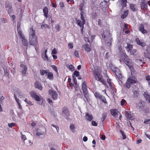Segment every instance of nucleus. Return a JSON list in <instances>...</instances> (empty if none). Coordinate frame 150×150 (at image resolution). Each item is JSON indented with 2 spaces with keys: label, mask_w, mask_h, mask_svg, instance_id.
Here are the masks:
<instances>
[{
  "label": "nucleus",
  "mask_w": 150,
  "mask_h": 150,
  "mask_svg": "<svg viewBox=\"0 0 150 150\" xmlns=\"http://www.w3.org/2000/svg\"><path fill=\"white\" fill-rule=\"evenodd\" d=\"M121 59H120V62H121V60L127 65L131 71L134 70L133 67V64L131 59L128 57V56L124 52L122 53V54L120 55V57Z\"/></svg>",
  "instance_id": "nucleus-1"
},
{
  "label": "nucleus",
  "mask_w": 150,
  "mask_h": 150,
  "mask_svg": "<svg viewBox=\"0 0 150 150\" xmlns=\"http://www.w3.org/2000/svg\"><path fill=\"white\" fill-rule=\"evenodd\" d=\"M35 32L33 28H30L29 32V44L30 45L35 46L36 50V47L38 45V41L37 38L35 35Z\"/></svg>",
  "instance_id": "nucleus-2"
},
{
  "label": "nucleus",
  "mask_w": 150,
  "mask_h": 150,
  "mask_svg": "<svg viewBox=\"0 0 150 150\" xmlns=\"http://www.w3.org/2000/svg\"><path fill=\"white\" fill-rule=\"evenodd\" d=\"M93 72L96 80L100 82L103 84L105 85L106 83L105 82L103 78V76L100 71L98 69H95L93 71Z\"/></svg>",
  "instance_id": "nucleus-3"
},
{
  "label": "nucleus",
  "mask_w": 150,
  "mask_h": 150,
  "mask_svg": "<svg viewBox=\"0 0 150 150\" xmlns=\"http://www.w3.org/2000/svg\"><path fill=\"white\" fill-rule=\"evenodd\" d=\"M87 88L88 87L87 83L86 81H84L82 83V90L84 97L86 99V100L88 101L89 98V94Z\"/></svg>",
  "instance_id": "nucleus-4"
},
{
  "label": "nucleus",
  "mask_w": 150,
  "mask_h": 150,
  "mask_svg": "<svg viewBox=\"0 0 150 150\" xmlns=\"http://www.w3.org/2000/svg\"><path fill=\"white\" fill-rule=\"evenodd\" d=\"M111 69L115 73L117 78H120L122 77V75L119 69L117 67L113 66L112 64L110 65Z\"/></svg>",
  "instance_id": "nucleus-5"
},
{
  "label": "nucleus",
  "mask_w": 150,
  "mask_h": 150,
  "mask_svg": "<svg viewBox=\"0 0 150 150\" xmlns=\"http://www.w3.org/2000/svg\"><path fill=\"white\" fill-rule=\"evenodd\" d=\"M18 35L20 38L21 39L23 45L25 46H27L28 45V42L27 40L26 39L25 36L23 34L21 30L18 31Z\"/></svg>",
  "instance_id": "nucleus-6"
},
{
  "label": "nucleus",
  "mask_w": 150,
  "mask_h": 150,
  "mask_svg": "<svg viewBox=\"0 0 150 150\" xmlns=\"http://www.w3.org/2000/svg\"><path fill=\"white\" fill-rule=\"evenodd\" d=\"M107 33L109 35L108 36L107 35H105L104 33H103L102 35L103 37L105 39H106L105 41L107 45L110 46L111 44L112 38L110 36V33L108 31H107Z\"/></svg>",
  "instance_id": "nucleus-7"
},
{
  "label": "nucleus",
  "mask_w": 150,
  "mask_h": 150,
  "mask_svg": "<svg viewBox=\"0 0 150 150\" xmlns=\"http://www.w3.org/2000/svg\"><path fill=\"white\" fill-rule=\"evenodd\" d=\"M49 94L52 96V98L54 100H56L57 98L58 94L57 92L52 90L50 89L48 91Z\"/></svg>",
  "instance_id": "nucleus-8"
},
{
  "label": "nucleus",
  "mask_w": 150,
  "mask_h": 150,
  "mask_svg": "<svg viewBox=\"0 0 150 150\" xmlns=\"http://www.w3.org/2000/svg\"><path fill=\"white\" fill-rule=\"evenodd\" d=\"M141 8L142 10L145 11L148 9V6L145 0H142L140 4Z\"/></svg>",
  "instance_id": "nucleus-9"
},
{
  "label": "nucleus",
  "mask_w": 150,
  "mask_h": 150,
  "mask_svg": "<svg viewBox=\"0 0 150 150\" xmlns=\"http://www.w3.org/2000/svg\"><path fill=\"white\" fill-rule=\"evenodd\" d=\"M133 92L134 97H137L139 94V89L138 87L136 86H133Z\"/></svg>",
  "instance_id": "nucleus-10"
},
{
  "label": "nucleus",
  "mask_w": 150,
  "mask_h": 150,
  "mask_svg": "<svg viewBox=\"0 0 150 150\" xmlns=\"http://www.w3.org/2000/svg\"><path fill=\"white\" fill-rule=\"evenodd\" d=\"M31 96L34 100L37 101H39L40 100V97L37 95L36 93L33 91H31L30 93Z\"/></svg>",
  "instance_id": "nucleus-11"
},
{
  "label": "nucleus",
  "mask_w": 150,
  "mask_h": 150,
  "mask_svg": "<svg viewBox=\"0 0 150 150\" xmlns=\"http://www.w3.org/2000/svg\"><path fill=\"white\" fill-rule=\"evenodd\" d=\"M62 112L66 115L65 118L68 119L69 113L67 108L66 107H64L62 109Z\"/></svg>",
  "instance_id": "nucleus-12"
},
{
  "label": "nucleus",
  "mask_w": 150,
  "mask_h": 150,
  "mask_svg": "<svg viewBox=\"0 0 150 150\" xmlns=\"http://www.w3.org/2000/svg\"><path fill=\"white\" fill-rule=\"evenodd\" d=\"M107 3L105 2H102L100 4L101 8L103 11H106V8L107 7Z\"/></svg>",
  "instance_id": "nucleus-13"
},
{
  "label": "nucleus",
  "mask_w": 150,
  "mask_h": 150,
  "mask_svg": "<svg viewBox=\"0 0 150 150\" xmlns=\"http://www.w3.org/2000/svg\"><path fill=\"white\" fill-rule=\"evenodd\" d=\"M21 67H22L23 69L21 70V73L23 75H25L27 69V67L25 65L21 64L20 65Z\"/></svg>",
  "instance_id": "nucleus-14"
},
{
  "label": "nucleus",
  "mask_w": 150,
  "mask_h": 150,
  "mask_svg": "<svg viewBox=\"0 0 150 150\" xmlns=\"http://www.w3.org/2000/svg\"><path fill=\"white\" fill-rule=\"evenodd\" d=\"M76 22L77 25L79 26L80 27L82 26H84V25L85 24V21H84V23H83V21H81L80 20H78L76 18Z\"/></svg>",
  "instance_id": "nucleus-15"
},
{
  "label": "nucleus",
  "mask_w": 150,
  "mask_h": 150,
  "mask_svg": "<svg viewBox=\"0 0 150 150\" xmlns=\"http://www.w3.org/2000/svg\"><path fill=\"white\" fill-rule=\"evenodd\" d=\"M135 41L138 45H140L142 47H144L146 45V44L144 42L141 41L138 38L136 39Z\"/></svg>",
  "instance_id": "nucleus-16"
},
{
  "label": "nucleus",
  "mask_w": 150,
  "mask_h": 150,
  "mask_svg": "<svg viewBox=\"0 0 150 150\" xmlns=\"http://www.w3.org/2000/svg\"><path fill=\"white\" fill-rule=\"evenodd\" d=\"M139 30L143 34H144L147 33V31L146 30L144 29V26L143 24H141L139 28Z\"/></svg>",
  "instance_id": "nucleus-17"
},
{
  "label": "nucleus",
  "mask_w": 150,
  "mask_h": 150,
  "mask_svg": "<svg viewBox=\"0 0 150 150\" xmlns=\"http://www.w3.org/2000/svg\"><path fill=\"white\" fill-rule=\"evenodd\" d=\"M133 46L130 43H127V46L125 47L126 49L128 52H129L132 49Z\"/></svg>",
  "instance_id": "nucleus-18"
},
{
  "label": "nucleus",
  "mask_w": 150,
  "mask_h": 150,
  "mask_svg": "<svg viewBox=\"0 0 150 150\" xmlns=\"http://www.w3.org/2000/svg\"><path fill=\"white\" fill-rule=\"evenodd\" d=\"M85 118L89 121H91L93 119V117L91 115L89 114L88 113H86L85 115Z\"/></svg>",
  "instance_id": "nucleus-19"
},
{
  "label": "nucleus",
  "mask_w": 150,
  "mask_h": 150,
  "mask_svg": "<svg viewBox=\"0 0 150 150\" xmlns=\"http://www.w3.org/2000/svg\"><path fill=\"white\" fill-rule=\"evenodd\" d=\"M82 48L87 52H90L91 50V49L89 47V45L87 44L83 45Z\"/></svg>",
  "instance_id": "nucleus-20"
},
{
  "label": "nucleus",
  "mask_w": 150,
  "mask_h": 150,
  "mask_svg": "<svg viewBox=\"0 0 150 150\" xmlns=\"http://www.w3.org/2000/svg\"><path fill=\"white\" fill-rule=\"evenodd\" d=\"M43 12L44 13V15L47 18L48 17V8L46 6H45L43 8Z\"/></svg>",
  "instance_id": "nucleus-21"
},
{
  "label": "nucleus",
  "mask_w": 150,
  "mask_h": 150,
  "mask_svg": "<svg viewBox=\"0 0 150 150\" xmlns=\"http://www.w3.org/2000/svg\"><path fill=\"white\" fill-rule=\"evenodd\" d=\"M111 115L114 116H117V110L116 109H112L110 110Z\"/></svg>",
  "instance_id": "nucleus-22"
},
{
  "label": "nucleus",
  "mask_w": 150,
  "mask_h": 150,
  "mask_svg": "<svg viewBox=\"0 0 150 150\" xmlns=\"http://www.w3.org/2000/svg\"><path fill=\"white\" fill-rule=\"evenodd\" d=\"M35 87L37 88H38L40 90L42 89V87L40 83L38 82V81H36L35 83Z\"/></svg>",
  "instance_id": "nucleus-23"
},
{
  "label": "nucleus",
  "mask_w": 150,
  "mask_h": 150,
  "mask_svg": "<svg viewBox=\"0 0 150 150\" xmlns=\"http://www.w3.org/2000/svg\"><path fill=\"white\" fill-rule=\"evenodd\" d=\"M135 4H130V8L133 11H136L138 10L135 7Z\"/></svg>",
  "instance_id": "nucleus-24"
},
{
  "label": "nucleus",
  "mask_w": 150,
  "mask_h": 150,
  "mask_svg": "<svg viewBox=\"0 0 150 150\" xmlns=\"http://www.w3.org/2000/svg\"><path fill=\"white\" fill-rule=\"evenodd\" d=\"M125 116L129 120H132V115L128 112L125 111Z\"/></svg>",
  "instance_id": "nucleus-25"
},
{
  "label": "nucleus",
  "mask_w": 150,
  "mask_h": 150,
  "mask_svg": "<svg viewBox=\"0 0 150 150\" xmlns=\"http://www.w3.org/2000/svg\"><path fill=\"white\" fill-rule=\"evenodd\" d=\"M47 78L50 80H52L54 77L53 73L51 72H48L47 73Z\"/></svg>",
  "instance_id": "nucleus-26"
},
{
  "label": "nucleus",
  "mask_w": 150,
  "mask_h": 150,
  "mask_svg": "<svg viewBox=\"0 0 150 150\" xmlns=\"http://www.w3.org/2000/svg\"><path fill=\"white\" fill-rule=\"evenodd\" d=\"M128 11L127 10L125 11L124 13L121 16V18L122 19H124L128 15Z\"/></svg>",
  "instance_id": "nucleus-27"
},
{
  "label": "nucleus",
  "mask_w": 150,
  "mask_h": 150,
  "mask_svg": "<svg viewBox=\"0 0 150 150\" xmlns=\"http://www.w3.org/2000/svg\"><path fill=\"white\" fill-rule=\"evenodd\" d=\"M127 80L128 82H129L131 84L134 83H136V80L134 78H128Z\"/></svg>",
  "instance_id": "nucleus-28"
},
{
  "label": "nucleus",
  "mask_w": 150,
  "mask_h": 150,
  "mask_svg": "<svg viewBox=\"0 0 150 150\" xmlns=\"http://www.w3.org/2000/svg\"><path fill=\"white\" fill-rule=\"evenodd\" d=\"M14 98H15V100H16V101L17 103H18L19 108L20 109H21L22 108L21 106V105L20 103L19 102V100L17 98L16 95L15 94L14 95Z\"/></svg>",
  "instance_id": "nucleus-29"
},
{
  "label": "nucleus",
  "mask_w": 150,
  "mask_h": 150,
  "mask_svg": "<svg viewBox=\"0 0 150 150\" xmlns=\"http://www.w3.org/2000/svg\"><path fill=\"white\" fill-rule=\"evenodd\" d=\"M49 71L48 70H40V74L41 75L43 76L45 74H47L48 72Z\"/></svg>",
  "instance_id": "nucleus-30"
},
{
  "label": "nucleus",
  "mask_w": 150,
  "mask_h": 150,
  "mask_svg": "<svg viewBox=\"0 0 150 150\" xmlns=\"http://www.w3.org/2000/svg\"><path fill=\"white\" fill-rule=\"evenodd\" d=\"M104 103L106 104H107V102L106 100L105 97L102 95L101 97L99 98Z\"/></svg>",
  "instance_id": "nucleus-31"
},
{
  "label": "nucleus",
  "mask_w": 150,
  "mask_h": 150,
  "mask_svg": "<svg viewBox=\"0 0 150 150\" xmlns=\"http://www.w3.org/2000/svg\"><path fill=\"white\" fill-rule=\"evenodd\" d=\"M52 69L54 70L56 72L57 76H59V73L58 71L57 67L55 65H52L51 66Z\"/></svg>",
  "instance_id": "nucleus-32"
},
{
  "label": "nucleus",
  "mask_w": 150,
  "mask_h": 150,
  "mask_svg": "<svg viewBox=\"0 0 150 150\" xmlns=\"http://www.w3.org/2000/svg\"><path fill=\"white\" fill-rule=\"evenodd\" d=\"M144 96L145 97L146 100L149 103H150V95H149L147 94H144Z\"/></svg>",
  "instance_id": "nucleus-33"
},
{
  "label": "nucleus",
  "mask_w": 150,
  "mask_h": 150,
  "mask_svg": "<svg viewBox=\"0 0 150 150\" xmlns=\"http://www.w3.org/2000/svg\"><path fill=\"white\" fill-rule=\"evenodd\" d=\"M118 48L119 51H120V55L122 54V53L123 52H124L123 51L122 49V46L121 45H119L118 46Z\"/></svg>",
  "instance_id": "nucleus-34"
},
{
  "label": "nucleus",
  "mask_w": 150,
  "mask_h": 150,
  "mask_svg": "<svg viewBox=\"0 0 150 150\" xmlns=\"http://www.w3.org/2000/svg\"><path fill=\"white\" fill-rule=\"evenodd\" d=\"M121 105L123 106L124 105H125L127 104L126 101L124 99H122L120 101Z\"/></svg>",
  "instance_id": "nucleus-35"
},
{
  "label": "nucleus",
  "mask_w": 150,
  "mask_h": 150,
  "mask_svg": "<svg viewBox=\"0 0 150 150\" xmlns=\"http://www.w3.org/2000/svg\"><path fill=\"white\" fill-rule=\"evenodd\" d=\"M107 82L109 84L110 87L112 88H113L112 89H114V91H115V88H113L111 82V80L110 79H108L107 80Z\"/></svg>",
  "instance_id": "nucleus-36"
},
{
  "label": "nucleus",
  "mask_w": 150,
  "mask_h": 150,
  "mask_svg": "<svg viewBox=\"0 0 150 150\" xmlns=\"http://www.w3.org/2000/svg\"><path fill=\"white\" fill-rule=\"evenodd\" d=\"M94 94L95 97L96 98H98V99H99L102 96L98 92H95V93H94Z\"/></svg>",
  "instance_id": "nucleus-37"
},
{
  "label": "nucleus",
  "mask_w": 150,
  "mask_h": 150,
  "mask_svg": "<svg viewBox=\"0 0 150 150\" xmlns=\"http://www.w3.org/2000/svg\"><path fill=\"white\" fill-rule=\"evenodd\" d=\"M130 84L131 83L129 82H128V81L127 80L126 84L124 86V87H126L127 89H129L131 86Z\"/></svg>",
  "instance_id": "nucleus-38"
},
{
  "label": "nucleus",
  "mask_w": 150,
  "mask_h": 150,
  "mask_svg": "<svg viewBox=\"0 0 150 150\" xmlns=\"http://www.w3.org/2000/svg\"><path fill=\"white\" fill-rule=\"evenodd\" d=\"M44 132L43 131H40V132H37L36 134L37 136H40L42 135H44Z\"/></svg>",
  "instance_id": "nucleus-39"
},
{
  "label": "nucleus",
  "mask_w": 150,
  "mask_h": 150,
  "mask_svg": "<svg viewBox=\"0 0 150 150\" xmlns=\"http://www.w3.org/2000/svg\"><path fill=\"white\" fill-rule=\"evenodd\" d=\"M146 79L148 81L149 85H150V76L147 75L145 77Z\"/></svg>",
  "instance_id": "nucleus-40"
},
{
  "label": "nucleus",
  "mask_w": 150,
  "mask_h": 150,
  "mask_svg": "<svg viewBox=\"0 0 150 150\" xmlns=\"http://www.w3.org/2000/svg\"><path fill=\"white\" fill-rule=\"evenodd\" d=\"M97 16V14L96 12L93 13L92 14V18L93 19H96Z\"/></svg>",
  "instance_id": "nucleus-41"
},
{
  "label": "nucleus",
  "mask_w": 150,
  "mask_h": 150,
  "mask_svg": "<svg viewBox=\"0 0 150 150\" xmlns=\"http://www.w3.org/2000/svg\"><path fill=\"white\" fill-rule=\"evenodd\" d=\"M17 93L20 98H25L24 95H23L22 94V93L20 91H18L17 92Z\"/></svg>",
  "instance_id": "nucleus-42"
},
{
  "label": "nucleus",
  "mask_w": 150,
  "mask_h": 150,
  "mask_svg": "<svg viewBox=\"0 0 150 150\" xmlns=\"http://www.w3.org/2000/svg\"><path fill=\"white\" fill-rule=\"evenodd\" d=\"M70 129L72 132H74L75 128L74 125H71L70 126Z\"/></svg>",
  "instance_id": "nucleus-43"
},
{
  "label": "nucleus",
  "mask_w": 150,
  "mask_h": 150,
  "mask_svg": "<svg viewBox=\"0 0 150 150\" xmlns=\"http://www.w3.org/2000/svg\"><path fill=\"white\" fill-rule=\"evenodd\" d=\"M43 59L44 60L47 61H49L50 59L47 54H45L44 56L43 57Z\"/></svg>",
  "instance_id": "nucleus-44"
},
{
  "label": "nucleus",
  "mask_w": 150,
  "mask_h": 150,
  "mask_svg": "<svg viewBox=\"0 0 150 150\" xmlns=\"http://www.w3.org/2000/svg\"><path fill=\"white\" fill-rule=\"evenodd\" d=\"M102 117L101 118V120L103 122L105 120V119L106 118V115L105 114L103 113L102 115Z\"/></svg>",
  "instance_id": "nucleus-45"
},
{
  "label": "nucleus",
  "mask_w": 150,
  "mask_h": 150,
  "mask_svg": "<svg viewBox=\"0 0 150 150\" xmlns=\"http://www.w3.org/2000/svg\"><path fill=\"white\" fill-rule=\"evenodd\" d=\"M74 75L76 77H78L79 76V71H76L74 73Z\"/></svg>",
  "instance_id": "nucleus-46"
},
{
  "label": "nucleus",
  "mask_w": 150,
  "mask_h": 150,
  "mask_svg": "<svg viewBox=\"0 0 150 150\" xmlns=\"http://www.w3.org/2000/svg\"><path fill=\"white\" fill-rule=\"evenodd\" d=\"M137 50L136 49H133L131 50V51H130V54L132 55H134V54L136 52Z\"/></svg>",
  "instance_id": "nucleus-47"
},
{
  "label": "nucleus",
  "mask_w": 150,
  "mask_h": 150,
  "mask_svg": "<svg viewBox=\"0 0 150 150\" xmlns=\"http://www.w3.org/2000/svg\"><path fill=\"white\" fill-rule=\"evenodd\" d=\"M55 28L58 31H59L60 30V26L58 24H57L55 26Z\"/></svg>",
  "instance_id": "nucleus-48"
},
{
  "label": "nucleus",
  "mask_w": 150,
  "mask_h": 150,
  "mask_svg": "<svg viewBox=\"0 0 150 150\" xmlns=\"http://www.w3.org/2000/svg\"><path fill=\"white\" fill-rule=\"evenodd\" d=\"M57 53V50L55 48H54L52 52V54H56Z\"/></svg>",
  "instance_id": "nucleus-49"
},
{
  "label": "nucleus",
  "mask_w": 150,
  "mask_h": 150,
  "mask_svg": "<svg viewBox=\"0 0 150 150\" xmlns=\"http://www.w3.org/2000/svg\"><path fill=\"white\" fill-rule=\"evenodd\" d=\"M127 2H122L121 4V6L123 8L126 7L127 6Z\"/></svg>",
  "instance_id": "nucleus-50"
},
{
  "label": "nucleus",
  "mask_w": 150,
  "mask_h": 150,
  "mask_svg": "<svg viewBox=\"0 0 150 150\" xmlns=\"http://www.w3.org/2000/svg\"><path fill=\"white\" fill-rule=\"evenodd\" d=\"M24 101L28 104H29V105H32V102L28 100L26 98H25V100H24Z\"/></svg>",
  "instance_id": "nucleus-51"
},
{
  "label": "nucleus",
  "mask_w": 150,
  "mask_h": 150,
  "mask_svg": "<svg viewBox=\"0 0 150 150\" xmlns=\"http://www.w3.org/2000/svg\"><path fill=\"white\" fill-rule=\"evenodd\" d=\"M74 54L76 57H79V55L78 51L76 50L74 53Z\"/></svg>",
  "instance_id": "nucleus-52"
},
{
  "label": "nucleus",
  "mask_w": 150,
  "mask_h": 150,
  "mask_svg": "<svg viewBox=\"0 0 150 150\" xmlns=\"http://www.w3.org/2000/svg\"><path fill=\"white\" fill-rule=\"evenodd\" d=\"M91 124L92 125L95 126H96L98 125L97 123H96L95 121L93 120L92 121Z\"/></svg>",
  "instance_id": "nucleus-53"
},
{
  "label": "nucleus",
  "mask_w": 150,
  "mask_h": 150,
  "mask_svg": "<svg viewBox=\"0 0 150 150\" xmlns=\"http://www.w3.org/2000/svg\"><path fill=\"white\" fill-rule=\"evenodd\" d=\"M4 99V97L2 96H1L0 98V103L1 104H2L3 102V100Z\"/></svg>",
  "instance_id": "nucleus-54"
},
{
  "label": "nucleus",
  "mask_w": 150,
  "mask_h": 150,
  "mask_svg": "<svg viewBox=\"0 0 150 150\" xmlns=\"http://www.w3.org/2000/svg\"><path fill=\"white\" fill-rule=\"evenodd\" d=\"M8 125L10 127H12L15 126V124L14 123H11L10 124L9 123Z\"/></svg>",
  "instance_id": "nucleus-55"
},
{
  "label": "nucleus",
  "mask_w": 150,
  "mask_h": 150,
  "mask_svg": "<svg viewBox=\"0 0 150 150\" xmlns=\"http://www.w3.org/2000/svg\"><path fill=\"white\" fill-rule=\"evenodd\" d=\"M21 139L23 141H25L26 139V137L25 135H23L22 134Z\"/></svg>",
  "instance_id": "nucleus-56"
},
{
  "label": "nucleus",
  "mask_w": 150,
  "mask_h": 150,
  "mask_svg": "<svg viewBox=\"0 0 150 150\" xmlns=\"http://www.w3.org/2000/svg\"><path fill=\"white\" fill-rule=\"evenodd\" d=\"M84 39L86 42H90V40L88 37H85L84 38Z\"/></svg>",
  "instance_id": "nucleus-57"
},
{
  "label": "nucleus",
  "mask_w": 150,
  "mask_h": 150,
  "mask_svg": "<svg viewBox=\"0 0 150 150\" xmlns=\"http://www.w3.org/2000/svg\"><path fill=\"white\" fill-rule=\"evenodd\" d=\"M59 5L61 8H63L64 7V3L63 2H60Z\"/></svg>",
  "instance_id": "nucleus-58"
},
{
  "label": "nucleus",
  "mask_w": 150,
  "mask_h": 150,
  "mask_svg": "<svg viewBox=\"0 0 150 150\" xmlns=\"http://www.w3.org/2000/svg\"><path fill=\"white\" fill-rule=\"evenodd\" d=\"M80 18L81 20L83 21V23H84V21H85L84 19V15H81Z\"/></svg>",
  "instance_id": "nucleus-59"
},
{
  "label": "nucleus",
  "mask_w": 150,
  "mask_h": 150,
  "mask_svg": "<svg viewBox=\"0 0 150 150\" xmlns=\"http://www.w3.org/2000/svg\"><path fill=\"white\" fill-rule=\"evenodd\" d=\"M121 132H122V135L123 136V139H126V137L125 135V134L121 130Z\"/></svg>",
  "instance_id": "nucleus-60"
},
{
  "label": "nucleus",
  "mask_w": 150,
  "mask_h": 150,
  "mask_svg": "<svg viewBox=\"0 0 150 150\" xmlns=\"http://www.w3.org/2000/svg\"><path fill=\"white\" fill-rule=\"evenodd\" d=\"M98 25L100 26H101V25H102L101 23V20H100V19H99L98 20Z\"/></svg>",
  "instance_id": "nucleus-61"
},
{
  "label": "nucleus",
  "mask_w": 150,
  "mask_h": 150,
  "mask_svg": "<svg viewBox=\"0 0 150 150\" xmlns=\"http://www.w3.org/2000/svg\"><path fill=\"white\" fill-rule=\"evenodd\" d=\"M69 68L71 70H73L74 69V67L72 65H71L69 66Z\"/></svg>",
  "instance_id": "nucleus-62"
},
{
  "label": "nucleus",
  "mask_w": 150,
  "mask_h": 150,
  "mask_svg": "<svg viewBox=\"0 0 150 150\" xmlns=\"http://www.w3.org/2000/svg\"><path fill=\"white\" fill-rule=\"evenodd\" d=\"M4 74L5 75H6L7 76H8V71L7 70H5L4 69Z\"/></svg>",
  "instance_id": "nucleus-63"
},
{
  "label": "nucleus",
  "mask_w": 150,
  "mask_h": 150,
  "mask_svg": "<svg viewBox=\"0 0 150 150\" xmlns=\"http://www.w3.org/2000/svg\"><path fill=\"white\" fill-rule=\"evenodd\" d=\"M101 139L103 140H104L105 139V136L104 135H102Z\"/></svg>",
  "instance_id": "nucleus-64"
}]
</instances>
